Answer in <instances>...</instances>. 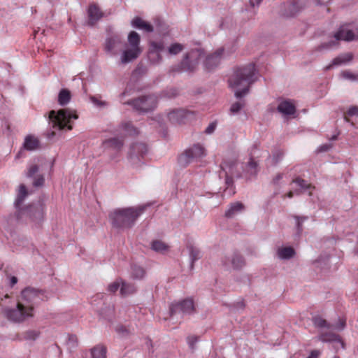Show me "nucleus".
I'll return each instance as SVG.
<instances>
[{
    "label": "nucleus",
    "mask_w": 358,
    "mask_h": 358,
    "mask_svg": "<svg viewBox=\"0 0 358 358\" xmlns=\"http://www.w3.org/2000/svg\"><path fill=\"white\" fill-rule=\"evenodd\" d=\"M148 205L116 208L109 213L113 227L119 229L131 228L138 217L144 213Z\"/></svg>",
    "instance_id": "obj_1"
},
{
    "label": "nucleus",
    "mask_w": 358,
    "mask_h": 358,
    "mask_svg": "<svg viewBox=\"0 0 358 358\" xmlns=\"http://www.w3.org/2000/svg\"><path fill=\"white\" fill-rule=\"evenodd\" d=\"M255 66L253 63L237 68L234 74L229 79L231 87H243V90L235 92V96L238 99L244 96L249 92V87L255 81Z\"/></svg>",
    "instance_id": "obj_2"
},
{
    "label": "nucleus",
    "mask_w": 358,
    "mask_h": 358,
    "mask_svg": "<svg viewBox=\"0 0 358 358\" xmlns=\"http://www.w3.org/2000/svg\"><path fill=\"white\" fill-rule=\"evenodd\" d=\"M127 41V44L124 43V48L120 54V62L122 64L136 60L143 51L140 46L141 37L137 32L131 31L128 35Z\"/></svg>",
    "instance_id": "obj_3"
},
{
    "label": "nucleus",
    "mask_w": 358,
    "mask_h": 358,
    "mask_svg": "<svg viewBox=\"0 0 358 358\" xmlns=\"http://www.w3.org/2000/svg\"><path fill=\"white\" fill-rule=\"evenodd\" d=\"M49 124L53 129L62 130L67 128L72 129V120H77L78 115L76 112L69 108L61 109L58 111L54 110L49 113Z\"/></svg>",
    "instance_id": "obj_4"
},
{
    "label": "nucleus",
    "mask_w": 358,
    "mask_h": 358,
    "mask_svg": "<svg viewBox=\"0 0 358 358\" xmlns=\"http://www.w3.org/2000/svg\"><path fill=\"white\" fill-rule=\"evenodd\" d=\"M34 307L26 305L23 301H17L15 307L5 308L3 314L8 320L14 323H22L34 316Z\"/></svg>",
    "instance_id": "obj_5"
},
{
    "label": "nucleus",
    "mask_w": 358,
    "mask_h": 358,
    "mask_svg": "<svg viewBox=\"0 0 358 358\" xmlns=\"http://www.w3.org/2000/svg\"><path fill=\"white\" fill-rule=\"evenodd\" d=\"M204 56V52L201 49H194L187 52L182 62L177 66H173V72H192L196 69L200 60Z\"/></svg>",
    "instance_id": "obj_6"
},
{
    "label": "nucleus",
    "mask_w": 358,
    "mask_h": 358,
    "mask_svg": "<svg viewBox=\"0 0 358 358\" xmlns=\"http://www.w3.org/2000/svg\"><path fill=\"white\" fill-rule=\"evenodd\" d=\"M206 155V150L201 145L194 144L178 157V162L180 166L186 167L189 164L205 157Z\"/></svg>",
    "instance_id": "obj_7"
},
{
    "label": "nucleus",
    "mask_w": 358,
    "mask_h": 358,
    "mask_svg": "<svg viewBox=\"0 0 358 358\" xmlns=\"http://www.w3.org/2000/svg\"><path fill=\"white\" fill-rule=\"evenodd\" d=\"M157 96L150 94L128 101L126 103L132 106L136 110L140 113H147L154 110L157 106Z\"/></svg>",
    "instance_id": "obj_8"
},
{
    "label": "nucleus",
    "mask_w": 358,
    "mask_h": 358,
    "mask_svg": "<svg viewBox=\"0 0 358 358\" xmlns=\"http://www.w3.org/2000/svg\"><path fill=\"white\" fill-rule=\"evenodd\" d=\"M336 41H352L358 40V23H345L334 34Z\"/></svg>",
    "instance_id": "obj_9"
},
{
    "label": "nucleus",
    "mask_w": 358,
    "mask_h": 358,
    "mask_svg": "<svg viewBox=\"0 0 358 358\" xmlns=\"http://www.w3.org/2000/svg\"><path fill=\"white\" fill-rule=\"evenodd\" d=\"M22 300L26 305H34L41 301L47 300L49 298L48 294L43 290L36 289L33 287H27L21 292Z\"/></svg>",
    "instance_id": "obj_10"
},
{
    "label": "nucleus",
    "mask_w": 358,
    "mask_h": 358,
    "mask_svg": "<svg viewBox=\"0 0 358 358\" xmlns=\"http://www.w3.org/2000/svg\"><path fill=\"white\" fill-rule=\"evenodd\" d=\"M124 48L122 37L117 34H110L107 36L104 43L105 52L110 56L117 55Z\"/></svg>",
    "instance_id": "obj_11"
},
{
    "label": "nucleus",
    "mask_w": 358,
    "mask_h": 358,
    "mask_svg": "<svg viewBox=\"0 0 358 358\" xmlns=\"http://www.w3.org/2000/svg\"><path fill=\"white\" fill-rule=\"evenodd\" d=\"M148 153V147L143 143H134L131 145L128 153V157L131 164L135 166H139L141 160Z\"/></svg>",
    "instance_id": "obj_12"
},
{
    "label": "nucleus",
    "mask_w": 358,
    "mask_h": 358,
    "mask_svg": "<svg viewBox=\"0 0 358 358\" xmlns=\"http://www.w3.org/2000/svg\"><path fill=\"white\" fill-rule=\"evenodd\" d=\"M195 312V306L192 299L187 298L180 302L172 303L170 307L171 316L177 314L190 315Z\"/></svg>",
    "instance_id": "obj_13"
},
{
    "label": "nucleus",
    "mask_w": 358,
    "mask_h": 358,
    "mask_svg": "<svg viewBox=\"0 0 358 358\" xmlns=\"http://www.w3.org/2000/svg\"><path fill=\"white\" fill-rule=\"evenodd\" d=\"M236 165L235 161L224 162L221 165V169L225 174V184L227 185L226 189L224 190L225 194L231 196L235 194V192L232 187L233 186V178L232 176L234 175V169Z\"/></svg>",
    "instance_id": "obj_14"
},
{
    "label": "nucleus",
    "mask_w": 358,
    "mask_h": 358,
    "mask_svg": "<svg viewBox=\"0 0 358 358\" xmlns=\"http://www.w3.org/2000/svg\"><path fill=\"white\" fill-rule=\"evenodd\" d=\"M192 116L191 112L182 108L172 110L167 115L169 120L173 124H184Z\"/></svg>",
    "instance_id": "obj_15"
},
{
    "label": "nucleus",
    "mask_w": 358,
    "mask_h": 358,
    "mask_svg": "<svg viewBox=\"0 0 358 358\" xmlns=\"http://www.w3.org/2000/svg\"><path fill=\"white\" fill-rule=\"evenodd\" d=\"M221 262L226 268L231 267L235 270L242 268L245 264L243 257L236 252L223 257Z\"/></svg>",
    "instance_id": "obj_16"
},
{
    "label": "nucleus",
    "mask_w": 358,
    "mask_h": 358,
    "mask_svg": "<svg viewBox=\"0 0 358 358\" xmlns=\"http://www.w3.org/2000/svg\"><path fill=\"white\" fill-rule=\"evenodd\" d=\"M223 52L224 49L221 48L217 49L213 53L208 55L206 57L205 61L203 62L205 69H206L208 71H210L216 68L221 62Z\"/></svg>",
    "instance_id": "obj_17"
},
{
    "label": "nucleus",
    "mask_w": 358,
    "mask_h": 358,
    "mask_svg": "<svg viewBox=\"0 0 358 358\" xmlns=\"http://www.w3.org/2000/svg\"><path fill=\"white\" fill-rule=\"evenodd\" d=\"M318 341L324 343H333L339 344L341 348H345V343L341 339V336L335 333L332 332H323L321 333L317 338Z\"/></svg>",
    "instance_id": "obj_18"
},
{
    "label": "nucleus",
    "mask_w": 358,
    "mask_h": 358,
    "mask_svg": "<svg viewBox=\"0 0 358 358\" xmlns=\"http://www.w3.org/2000/svg\"><path fill=\"white\" fill-rule=\"evenodd\" d=\"M87 13L88 24L90 26L94 25L103 16V13L100 8L94 4L89 6Z\"/></svg>",
    "instance_id": "obj_19"
},
{
    "label": "nucleus",
    "mask_w": 358,
    "mask_h": 358,
    "mask_svg": "<svg viewBox=\"0 0 358 358\" xmlns=\"http://www.w3.org/2000/svg\"><path fill=\"white\" fill-rule=\"evenodd\" d=\"M303 8V6L299 1H290L285 5V10L283 15L287 17H293L301 12Z\"/></svg>",
    "instance_id": "obj_20"
},
{
    "label": "nucleus",
    "mask_w": 358,
    "mask_h": 358,
    "mask_svg": "<svg viewBox=\"0 0 358 358\" xmlns=\"http://www.w3.org/2000/svg\"><path fill=\"white\" fill-rule=\"evenodd\" d=\"M124 145V140L122 138L114 137L105 140L103 142V146L105 149L113 150L119 152Z\"/></svg>",
    "instance_id": "obj_21"
},
{
    "label": "nucleus",
    "mask_w": 358,
    "mask_h": 358,
    "mask_svg": "<svg viewBox=\"0 0 358 358\" xmlns=\"http://www.w3.org/2000/svg\"><path fill=\"white\" fill-rule=\"evenodd\" d=\"M245 210V206L239 201L230 203L228 209L225 211V217L228 219L234 218Z\"/></svg>",
    "instance_id": "obj_22"
},
{
    "label": "nucleus",
    "mask_w": 358,
    "mask_h": 358,
    "mask_svg": "<svg viewBox=\"0 0 358 358\" xmlns=\"http://www.w3.org/2000/svg\"><path fill=\"white\" fill-rule=\"evenodd\" d=\"M278 111L284 115H294L296 112L294 105L289 101H281L278 106Z\"/></svg>",
    "instance_id": "obj_23"
},
{
    "label": "nucleus",
    "mask_w": 358,
    "mask_h": 358,
    "mask_svg": "<svg viewBox=\"0 0 358 358\" xmlns=\"http://www.w3.org/2000/svg\"><path fill=\"white\" fill-rule=\"evenodd\" d=\"M40 146L38 139L33 135H27L23 143V148L29 151H33L38 149Z\"/></svg>",
    "instance_id": "obj_24"
},
{
    "label": "nucleus",
    "mask_w": 358,
    "mask_h": 358,
    "mask_svg": "<svg viewBox=\"0 0 358 358\" xmlns=\"http://www.w3.org/2000/svg\"><path fill=\"white\" fill-rule=\"evenodd\" d=\"M353 58V55L351 52L345 53L339 55L338 57L334 58L332 61V63L329 65L327 69H330L333 66H338L343 64H345L348 62H350Z\"/></svg>",
    "instance_id": "obj_25"
},
{
    "label": "nucleus",
    "mask_w": 358,
    "mask_h": 358,
    "mask_svg": "<svg viewBox=\"0 0 358 358\" xmlns=\"http://www.w3.org/2000/svg\"><path fill=\"white\" fill-rule=\"evenodd\" d=\"M131 25L134 27L144 29L147 32H152L153 31V27L151 24L149 23L143 21L141 17H136L132 21H131Z\"/></svg>",
    "instance_id": "obj_26"
},
{
    "label": "nucleus",
    "mask_w": 358,
    "mask_h": 358,
    "mask_svg": "<svg viewBox=\"0 0 358 358\" xmlns=\"http://www.w3.org/2000/svg\"><path fill=\"white\" fill-rule=\"evenodd\" d=\"M278 257L281 259H289L295 255V251L292 247L279 248L277 251Z\"/></svg>",
    "instance_id": "obj_27"
},
{
    "label": "nucleus",
    "mask_w": 358,
    "mask_h": 358,
    "mask_svg": "<svg viewBox=\"0 0 358 358\" xmlns=\"http://www.w3.org/2000/svg\"><path fill=\"white\" fill-rule=\"evenodd\" d=\"M136 288L132 283H129L121 280L120 294L123 296H128L135 293Z\"/></svg>",
    "instance_id": "obj_28"
},
{
    "label": "nucleus",
    "mask_w": 358,
    "mask_h": 358,
    "mask_svg": "<svg viewBox=\"0 0 358 358\" xmlns=\"http://www.w3.org/2000/svg\"><path fill=\"white\" fill-rule=\"evenodd\" d=\"M41 333L38 330H27L22 334V340L33 342L36 341L40 336Z\"/></svg>",
    "instance_id": "obj_29"
},
{
    "label": "nucleus",
    "mask_w": 358,
    "mask_h": 358,
    "mask_svg": "<svg viewBox=\"0 0 358 358\" xmlns=\"http://www.w3.org/2000/svg\"><path fill=\"white\" fill-rule=\"evenodd\" d=\"M257 149V146L254 145L252 148H251V151L249 154L250 155V161L248 163V166L250 170V174L251 175H256L257 173V166L258 164L257 162H255L253 159L254 155L252 153L253 150Z\"/></svg>",
    "instance_id": "obj_30"
},
{
    "label": "nucleus",
    "mask_w": 358,
    "mask_h": 358,
    "mask_svg": "<svg viewBox=\"0 0 358 358\" xmlns=\"http://www.w3.org/2000/svg\"><path fill=\"white\" fill-rule=\"evenodd\" d=\"M71 100L70 91L66 89H62L58 95V103L61 106L66 105Z\"/></svg>",
    "instance_id": "obj_31"
},
{
    "label": "nucleus",
    "mask_w": 358,
    "mask_h": 358,
    "mask_svg": "<svg viewBox=\"0 0 358 358\" xmlns=\"http://www.w3.org/2000/svg\"><path fill=\"white\" fill-rule=\"evenodd\" d=\"M92 358H106V348L103 345H96L91 350Z\"/></svg>",
    "instance_id": "obj_32"
},
{
    "label": "nucleus",
    "mask_w": 358,
    "mask_h": 358,
    "mask_svg": "<svg viewBox=\"0 0 358 358\" xmlns=\"http://www.w3.org/2000/svg\"><path fill=\"white\" fill-rule=\"evenodd\" d=\"M313 322L314 326L317 328H326L327 329H330L332 327V324L328 323L326 320L318 315L313 317Z\"/></svg>",
    "instance_id": "obj_33"
},
{
    "label": "nucleus",
    "mask_w": 358,
    "mask_h": 358,
    "mask_svg": "<svg viewBox=\"0 0 358 358\" xmlns=\"http://www.w3.org/2000/svg\"><path fill=\"white\" fill-rule=\"evenodd\" d=\"M151 248L157 252L164 253L168 250L169 246L164 242L156 240L152 242Z\"/></svg>",
    "instance_id": "obj_34"
},
{
    "label": "nucleus",
    "mask_w": 358,
    "mask_h": 358,
    "mask_svg": "<svg viewBox=\"0 0 358 358\" xmlns=\"http://www.w3.org/2000/svg\"><path fill=\"white\" fill-rule=\"evenodd\" d=\"M27 195V188L24 185L22 184L19 187V191L17 193V199L15 200V204L16 206H20L23 202L24 198Z\"/></svg>",
    "instance_id": "obj_35"
},
{
    "label": "nucleus",
    "mask_w": 358,
    "mask_h": 358,
    "mask_svg": "<svg viewBox=\"0 0 358 358\" xmlns=\"http://www.w3.org/2000/svg\"><path fill=\"white\" fill-rule=\"evenodd\" d=\"M131 277L134 279L140 280L144 277V275L145 274V271L143 267L137 266V265H133L131 266Z\"/></svg>",
    "instance_id": "obj_36"
},
{
    "label": "nucleus",
    "mask_w": 358,
    "mask_h": 358,
    "mask_svg": "<svg viewBox=\"0 0 358 358\" xmlns=\"http://www.w3.org/2000/svg\"><path fill=\"white\" fill-rule=\"evenodd\" d=\"M188 248L191 259V268H193V264L194 262L201 258V252L197 248L194 247L192 245L189 246Z\"/></svg>",
    "instance_id": "obj_37"
},
{
    "label": "nucleus",
    "mask_w": 358,
    "mask_h": 358,
    "mask_svg": "<svg viewBox=\"0 0 358 358\" xmlns=\"http://www.w3.org/2000/svg\"><path fill=\"white\" fill-rule=\"evenodd\" d=\"M148 59L152 64L156 65L161 62L162 57L159 52L149 50Z\"/></svg>",
    "instance_id": "obj_38"
},
{
    "label": "nucleus",
    "mask_w": 358,
    "mask_h": 358,
    "mask_svg": "<svg viewBox=\"0 0 358 358\" xmlns=\"http://www.w3.org/2000/svg\"><path fill=\"white\" fill-rule=\"evenodd\" d=\"M358 117V106H352L344 114V120L347 122H350V119L348 117Z\"/></svg>",
    "instance_id": "obj_39"
},
{
    "label": "nucleus",
    "mask_w": 358,
    "mask_h": 358,
    "mask_svg": "<svg viewBox=\"0 0 358 358\" xmlns=\"http://www.w3.org/2000/svg\"><path fill=\"white\" fill-rule=\"evenodd\" d=\"M121 127L129 135H136L138 134L137 129L129 122L122 123Z\"/></svg>",
    "instance_id": "obj_40"
},
{
    "label": "nucleus",
    "mask_w": 358,
    "mask_h": 358,
    "mask_svg": "<svg viewBox=\"0 0 358 358\" xmlns=\"http://www.w3.org/2000/svg\"><path fill=\"white\" fill-rule=\"evenodd\" d=\"M184 46L182 44L176 43L170 45L168 49V52L170 55H176L182 52Z\"/></svg>",
    "instance_id": "obj_41"
},
{
    "label": "nucleus",
    "mask_w": 358,
    "mask_h": 358,
    "mask_svg": "<svg viewBox=\"0 0 358 358\" xmlns=\"http://www.w3.org/2000/svg\"><path fill=\"white\" fill-rule=\"evenodd\" d=\"M293 182L296 183L303 190H307L311 188L310 184L308 183L306 180L300 178L294 179Z\"/></svg>",
    "instance_id": "obj_42"
},
{
    "label": "nucleus",
    "mask_w": 358,
    "mask_h": 358,
    "mask_svg": "<svg viewBox=\"0 0 358 358\" xmlns=\"http://www.w3.org/2000/svg\"><path fill=\"white\" fill-rule=\"evenodd\" d=\"M164 49L163 43L161 42H152L150 44V50L156 51L157 52H161Z\"/></svg>",
    "instance_id": "obj_43"
},
{
    "label": "nucleus",
    "mask_w": 358,
    "mask_h": 358,
    "mask_svg": "<svg viewBox=\"0 0 358 358\" xmlns=\"http://www.w3.org/2000/svg\"><path fill=\"white\" fill-rule=\"evenodd\" d=\"M121 280L122 279H117L115 282L110 283L108 287V292L111 293L117 292L121 285Z\"/></svg>",
    "instance_id": "obj_44"
},
{
    "label": "nucleus",
    "mask_w": 358,
    "mask_h": 358,
    "mask_svg": "<svg viewBox=\"0 0 358 358\" xmlns=\"http://www.w3.org/2000/svg\"><path fill=\"white\" fill-rule=\"evenodd\" d=\"M294 218L296 220V222L297 230L299 232H301L302 231V224L304 221L308 220V217L294 215Z\"/></svg>",
    "instance_id": "obj_45"
},
{
    "label": "nucleus",
    "mask_w": 358,
    "mask_h": 358,
    "mask_svg": "<svg viewBox=\"0 0 358 358\" xmlns=\"http://www.w3.org/2000/svg\"><path fill=\"white\" fill-rule=\"evenodd\" d=\"M346 326V321L345 319L343 318H338V322L332 325L331 328H334V329L337 331H342L345 328Z\"/></svg>",
    "instance_id": "obj_46"
},
{
    "label": "nucleus",
    "mask_w": 358,
    "mask_h": 358,
    "mask_svg": "<svg viewBox=\"0 0 358 358\" xmlns=\"http://www.w3.org/2000/svg\"><path fill=\"white\" fill-rule=\"evenodd\" d=\"M244 103L241 102H236L234 103L231 108H230V112L232 114L238 113L243 107Z\"/></svg>",
    "instance_id": "obj_47"
},
{
    "label": "nucleus",
    "mask_w": 358,
    "mask_h": 358,
    "mask_svg": "<svg viewBox=\"0 0 358 358\" xmlns=\"http://www.w3.org/2000/svg\"><path fill=\"white\" fill-rule=\"evenodd\" d=\"M39 171V167L36 164H31L28 169L27 176L29 178H32L34 176L36 173H37Z\"/></svg>",
    "instance_id": "obj_48"
},
{
    "label": "nucleus",
    "mask_w": 358,
    "mask_h": 358,
    "mask_svg": "<svg viewBox=\"0 0 358 358\" xmlns=\"http://www.w3.org/2000/svg\"><path fill=\"white\" fill-rule=\"evenodd\" d=\"M187 340L189 347L192 351H194L196 348V344L198 341V338L194 336H189L187 337Z\"/></svg>",
    "instance_id": "obj_49"
},
{
    "label": "nucleus",
    "mask_w": 358,
    "mask_h": 358,
    "mask_svg": "<svg viewBox=\"0 0 358 358\" xmlns=\"http://www.w3.org/2000/svg\"><path fill=\"white\" fill-rule=\"evenodd\" d=\"M178 94V90L173 88L165 90L162 93V96L166 98H173Z\"/></svg>",
    "instance_id": "obj_50"
},
{
    "label": "nucleus",
    "mask_w": 358,
    "mask_h": 358,
    "mask_svg": "<svg viewBox=\"0 0 358 358\" xmlns=\"http://www.w3.org/2000/svg\"><path fill=\"white\" fill-rule=\"evenodd\" d=\"M45 182V178L43 175H37L34 178L33 182V185L34 187H41L43 185Z\"/></svg>",
    "instance_id": "obj_51"
},
{
    "label": "nucleus",
    "mask_w": 358,
    "mask_h": 358,
    "mask_svg": "<svg viewBox=\"0 0 358 358\" xmlns=\"http://www.w3.org/2000/svg\"><path fill=\"white\" fill-rule=\"evenodd\" d=\"M336 45V42L334 41H331L328 43H322L321 44L319 47H318V50H322L324 49H329L334 45Z\"/></svg>",
    "instance_id": "obj_52"
},
{
    "label": "nucleus",
    "mask_w": 358,
    "mask_h": 358,
    "mask_svg": "<svg viewBox=\"0 0 358 358\" xmlns=\"http://www.w3.org/2000/svg\"><path fill=\"white\" fill-rule=\"evenodd\" d=\"M216 126V122H211L205 129V133L206 134H211L215 130Z\"/></svg>",
    "instance_id": "obj_53"
},
{
    "label": "nucleus",
    "mask_w": 358,
    "mask_h": 358,
    "mask_svg": "<svg viewBox=\"0 0 358 358\" xmlns=\"http://www.w3.org/2000/svg\"><path fill=\"white\" fill-rule=\"evenodd\" d=\"M92 102L98 106H106V103L105 101H99L96 97L95 96H91L90 98Z\"/></svg>",
    "instance_id": "obj_54"
},
{
    "label": "nucleus",
    "mask_w": 358,
    "mask_h": 358,
    "mask_svg": "<svg viewBox=\"0 0 358 358\" xmlns=\"http://www.w3.org/2000/svg\"><path fill=\"white\" fill-rule=\"evenodd\" d=\"M116 331L119 334H121L122 335H125L129 334L128 330L127 328L122 325H118L116 327Z\"/></svg>",
    "instance_id": "obj_55"
},
{
    "label": "nucleus",
    "mask_w": 358,
    "mask_h": 358,
    "mask_svg": "<svg viewBox=\"0 0 358 358\" xmlns=\"http://www.w3.org/2000/svg\"><path fill=\"white\" fill-rule=\"evenodd\" d=\"M321 355V352L319 350H313L310 352V355L307 358H319Z\"/></svg>",
    "instance_id": "obj_56"
},
{
    "label": "nucleus",
    "mask_w": 358,
    "mask_h": 358,
    "mask_svg": "<svg viewBox=\"0 0 358 358\" xmlns=\"http://www.w3.org/2000/svg\"><path fill=\"white\" fill-rule=\"evenodd\" d=\"M342 74H343V76L345 78H348V79H352V80H353V79H355V76H354L352 73H350V72H349V71H344V72H343V73H342Z\"/></svg>",
    "instance_id": "obj_57"
},
{
    "label": "nucleus",
    "mask_w": 358,
    "mask_h": 358,
    "mask_svg": "<svg viewBox=\"0 0 358 358\" xmlns=\"http://www.w3.org/2000/svg\"><path fill=\"white\" fill-rule=\"evenodd\" d=\"M282 178V174L278 173L277 174L273 179V184H277L280 180Z\"/></svg>",
    "instance_id": "obj_58"
},
{
    "label": "nucleus",
    "mask_w": 358,
    "mask_h": 358,
    "mask_svg": "<svg viewBox=\"0 0 358 358\" xmlns=\"http://www.w3.org/2000/svg\"><path fill=\"white\" fill-rule=\"evenodd\" d=\"M332 0H317V2L319 5L327 6L329 3Z\"/></svg>",
    "instance_id": "obj_59"
},
{
    "label": "nucleus",
    "mask_w": 358,
    "mask_h": 358,
    "mask_svg": "<svg viewBox=\"0 0 358 358\" xmlns=\"http://www.w3.org/2000/svg\"><path fill=\"white\" fill-rule=\"evenodd\" d=\"M17 282V278L15 276H13L10 278V284L11 286H13Z\"/></svg>",
    "instance_id": "obj_60"
},
{
    "label": "nucleus",
    "mask_w": 358,
    "mask_h": 358,
    "mask_svg": "<svg viewBox=\"0 0 358 358\" xmlns=\"http://www.w3.org/2000/svg\"><path fill=\"white\" fill-rule=\"evenodd\" d=\"M329 148V145H324L320 147V151H327Z\"/></svg>",
    "instance_id": "obj_61"
},
{
    "label": "nucleus",
    "mask_w": 358,
    "mask_h": 358,
    "mask_svg": "<svg viewBox=\"0 0 358 358\" xmlns=\"http://www.w3.org/2000/svg\"><path fill=\"white\" fill-rule=\"evenodd\" d=\"M333 346L336 351L338 350L339 349H342L339 344L333 343Z\"/></svg>",
    "instance_id": "obj_62"
},
{
    "label": "nucleus",
    "mask_w": 358,
    "mask_h": 358,
    "mask_svg": "<svg viewBox=\"0 0 358 358\" xmlns=\"http://www.w3.org/2000/svg\"><path fill=\"white\" fill-rule=\"evenodd\" d=\"M293 195H294V193L293 192L290 191L289 192L287 193V196L288 198H292L293 197Z\"/></svg>",
    "instance_id": "obj_63"
},
{
    "label": "nucleus",
    "mask_w": 358,
    "mask_h": 358,
    "mask_svg": "<svg viewBox=\"0 0 358 358\" xmlns=\"http://www.w3.org/2000/svg\"><path fill=\"white\" fill-rule=\"evenodd\" d=\"M76 339L75 336H71L69 338L70 341H74Z\"/></svg>",
    "instance_id": "obj_64"
}]
</instances>
